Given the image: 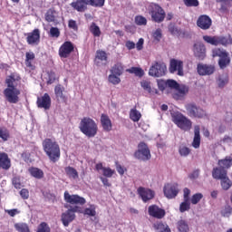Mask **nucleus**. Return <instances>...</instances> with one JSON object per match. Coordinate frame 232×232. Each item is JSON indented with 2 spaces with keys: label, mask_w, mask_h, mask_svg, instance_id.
<instances>
[{
  "label": "nucleus",
  "mask_w": 232,
  "mask_h": 232,
  "mask_svg": "<svg viewBox=\"0 0 232 232\" xmlns=\"http://www.w3.org/2000/svg\"><path fill=\"white\" fill-rule=\"evenodd\" d=\"M169 72L170 73L178 72V75L180 77L184 76V63L180 60H170Z\"/></svg>",
  "instance_id": "nucleus-15"
},
{
  "label": "nucleus",
  "mask_w": 232,
  "mask_h": 232,
  "mask_svg": "<svg viewBox=\"0 0 232 232\" xmlns=\"http://www.w3.org/2000/svg\"><path fill=\"white\" fill-rule=\"evenodd\" d=\"M186 6H198V0H185Z\"/></svg>",
  "instance_id": "nucleus-63"
},
{
  "label": "nucleus",
  "mask_w": 232,
  "mask_h": 232,
  "mask_svg": "<svg viewBox=\"0 0 232 232\" xmlns=\"http://www.w3.org/2000/svg\"><path fill=\"white\" fill-rule=\"evenodd\" d=\"M179 153L181 157H188V155H189V153H191V150H189V148H188L186 146H181L179 149Z\"/></svg>",
  "instance_id": "nucleus-52"
},
{
  "label": "nucleus",
  "mask_w": 232,
  "mask_h": 232,
  "mask_svg": "<svg viewBox=\"0 0 232 232\" xmlns=\"http://www.w3.org/2000/svg\"><path fill=\"white\" fill-rule=\"evenodd\" d=\"M126 72L129 73H134L137 77H142V75H144V71L139 67H131L130 69H127Z\"/></svg>",
  "instance_id": "nucleus-43"
},
{
  "label": "nucleus",
  "mask_w": 232,
  "mask_h": 232,
  "mask_svg": "<svg viewBox=\"0 0 232 232\" xmlns=\"http://www.w3.org/2000/svg\"><path fill=\"white\" fill-rule=\"evenodd\" d=\"M178 229L179 232H188L189 231V227L185 220H179L178 222Z\"/></svg>",
  "instance_id": "nucleus-44"
},
{
  "label": "nucleus",
  "mask_w": 232,
  "mask_h": 232,
  "mask_svg": "<svg viewBox=\"0 0 232 232\" xmlns=\"http://www.w3.org/2000/svg\"><path fill=\"white\" fill-rule=\"evenodd\" d=\"M26 35V42L31 46H37L41 43V31L34 29L33 32L28 33Z\"/></svg>",
  "instance_id": "nucleus-14"
},
{
  "label": "nucleus",
  "mask_w": 232,
  "mask_h": 232,
  "mask_svg": "<svg viewBox=\"0 0 232 232\" xmlns=\"http://www.w3.org/2000/svg\"><path fill=\"white\" fill-rule=\"evenodd\" d=\"M137 191L143 202H148V200H151L155 197V192L150 188L140 187Z\"/></svg>",
  "instance_id": "nucleus-23"
},
{
  "label": "nucleus",
  "mask_w": 232,
  "mask_h": 232,
  "mask_svg": "<svg viewBox=\"0 0 232 232\" xmlns=\"http://www.w3.org/2000/svg\"><path fill=\"white\" fill-rule=\"evenodd\" d=\"M203 40L208 44H212L214 46H218V44H222V46H227V44H232V38L230 36H203Z\"/></svg>",
  "instance_id": "nucleus-6"
},
{
  "label": "nucleus",
  "mask_w": 232,
  "mask_h": 232,
  "mask_svg": "<svg viewBox=\"0 0 232 232\" xmlns=\"http://www.w3.org/2000/svg\"><path fill=\"white\" fill-rule=\"evenodd\" d=\"M203 198H204V195H202V193H196L192 196L190 202L195 206L198 204Z\"/></svg>",
  "instance_id": "nucleus-47"
},
{
  "label": "nucleus",
  "mask_w": 232,
  "mask_h": 232,
  "mask_svg": "<svg viewBox=\"0 0 232 232\" xmlns=\"http://www.w3.org/2000/svg\"><path fill=\"white\" fill-rule=\"evenodd\" d=\"M229 82V76L227 74H221L217 79V84L218 88H225Z\"/></svg>",
  "instance_id": "nucleus-34"
},
{
  "label": "nucleus",
  "mask_w": 232,
  "mask_h": 232,
  "mask_svg": "<svg viewBox=\"0 0 232 232\" xmlns=\"http://www.w3.org/2000/svg\"><path fill=\"white\" fill-rule=\"evenodd\" d=\"M97 207L95 205H89L84 210L83 215H87L88 217H95L97 215Z\"/></svg>",
  "instance_id": "nucleus-38"
},
{
  "label": "nucleus",
  "mask_w": 232,
  "mask_h": 232,
  "mask_svg": "<svg viewBox=\"0 0 232 232\" xmlns=\"http://www.w3.org/2000/svg\"><path fill=\"white\" fill-rule=\"evenodd\" d=\"M65 173L68 175L69 179H79L77 169H73L72 167H66Z\"/></svg>",
  "instance_id": "nucleus-39"
},
{
  "label": "nucleus",
  "mask_w": 232,
  "mask_h": 232,
  "mask_svg": "<svg viewBox=\"0 0 232 232\" xmlns=\"http://www.w3.org/2000/svg\"><path fill=\"white\" fill-rule=\"evenodd\" d=\"M37 232H50V227L45 222L39 225Z\"/></svg>",
  "instance_id": "nucleus-58"
},
{
  "label": "nucleus",
  "mask_w": 232,
  "mask_h": 232,
  "mask_svg": "<svg viewBox=\"0 0 232 232\" xmlns=\"http://www.w3.org/2000/svg\"><path fill=\"white\" fill-rule=\"evenodd\" d=\"M221 186H222V188L225 190L229 189V188H231L232 186L231 179H229L227 176L221 179Z\"/></svg>",
  "instance_id": "nucleus-46"
},
{
  "label": "nucleus",
  "mask_w": 232,
  "mask_h": 232,
  "mask_svg": "<svg viewBox=\"0 0 232 232\" xmlns=\"http://www.w3.org/2000/svg\"><path fill=\"white\" fill-rule=\"evenodd\" d=\"M29 173L32 177H34V179H41L44 177V172L43 171V169H38V168L29 169Z\"/></svg>",
  "instance_id": "nucleus-35"
},
{
  "label": "nucleus",
  "mask_w": 232,
  "mask_h": 232,
  "mask_svg": "<svg viewBox=\"0 0 232 232\" xmlns=\"http://www.w3.org/2000/svg\"><path fill=\"white\" fill-rule=\"evenodd\" d=\"M0 168L2 169H10V159L8 154L5 152H0Z\"/></svg>",
  "instance_id": "nucleus-29"
},
{
  "label": "nucleus",
  "mask_w": 232,
  "mask_h": 232,
  "mask_svg": "<svg viewBox=\"0 0 232 232\" xmlns=\"http://www.w3.org/2000/svg\"><path fill=\"white\" fill-rule=\"evenodd\" d=\"M163 193L167 198H175L179 195V184L168 183L164 186Z\"/></svg>",
  "instance_id": "nucleus-11"
},
{
  "label": "nucleus",
  "mask_w": 232,
  "mask_h": 232,
  "mask_svg": "<svg viewBox=\"0 0 232 232\" xmlns=\"http://www.w3.org/2000/svg\"><path fill=\"white\" fill-rule=\"evenodd\" d=\"M134 157L139 160H150V159H151V152L150 151L148 145L144 142H140L138 145V150L134 153Z\"/></svg>",
  "instance_id": "nucleus-7"
},
{
  "label": "nucleus",
  "mask_w": 232,
  "mask_h": 232,
  "mask_svg": "<svg viewBox=\"0 0 232 232\" xmlns=\"http://www.w3.org/2000/svg\"><path fill=\"white\" fill-rule=\"evenodd\" d=\"M101 124L104 131H111V120L106 114H102L101 116Z\"/></svg>",
  "instance_id": "nucleus-27"
},
{
  "label": "nucleus",
  "mask_w": 232,
  "mask_h": 232,
  "mask_svg": "<svg viewBox=\"0 0 232 232\" xmlns=\"http://www.w3.org/2000/svg\"><path fill=\"white\" fill-rule=\"evenodd\" d=\"M50 35L51 37L57 39L61 35V31H59V28L57 27H51Z\"/></svg>",
  "instance_id": "nucleus-57"
},
{
  "label": "nucleus",
  "mask_w": 232,
  "mask_h": 232,
  "mask_svg": "<svg viewBox=\"0 0 232 232\" xmlns=\"http://www.w3.org/2000/svg\"><path fill=\"white\" fill-rule=\"evenodd\" d=\"M187 115L191 119H204L208 113L202 107L196 105L195 103H187L185 105Z\"/></svg>",
  "instance_id": "nucleus-4"
},
{
  "label": "nucleus",
  "mask_w": 232,
  "mask_h": 232,
  "mask_svg": "<svg viewBox=\"0 0 232 232\" xmlns=\"http://www.w3.org/2000/svg\"><path fill=\"white\" fill-rule=\"evenodd\" d=\"M172 122L183 131H189L193 126V122L181 112H171Z\"/></svg>",
  "instance_id": "nucleus-3"
},
{
  "label": "nucleus",
  "mask_w": 232,
  "mask_h": 232,
  "mask_svg": "<svg viewBox=\"0 0 232 232\" xmlns=\"http://www.w3.org/2000/svg\"><path fill=\"white\" fill-rule=\"evenodd\" d=\"M48 77H49V80H48V84H53V82H55V79H57V75H55V72H48Z\"/></svg>",
  "instance_id": "nucleus-61"
},
{
  "label": "nucleus",
  "mask_w": 232,
  "mask_h": 232,
  "mask_svg": "<svg viewBox=\"0 0 232 232\" xmlns=\"http://www.w3.org/2000/svg\"><path fill=\"white\" fill-rule=\"evenodd\" d=\"M212 177L213 179H216L217 180H221L222 179L227 177V170L226 169L222 168H215L212 171Z\"/></svg>",
  "instance_id": "nucleus-28"
},
{
  "label": "nucleus",
  "mask_w": 232,
  "mask_h": 232,
  "mask_svg": "<svg viewBox=\"0 0 232 232\" xmlns=\"http://www.w3.org/2000/svg\"><path fill=\"white\" fill-rule=\"evenodd\" d=\"M189 92V89L186 85H180L178 89H175L172 92V97L176 101H182L186 94Z\"/></svg>",
  "instance_id": "nucleus-25"
},
{
  "label": "nucleus",
  "mask_w": 232,
  "mask_h": 232,
  "mask_svg": "<svg viewBox=\"0 0 232 232\" xmlns=\"http://www.w3.org/2000/svg\"><path fill=\"white\" fill-rule=\"evenodd\" d=\"M7 88L5 90H17L18 84H21V76L17 73H12L5 79Z\"/></svg>",
  "instance_id": "nucleus-13"
},
{
  "label": "nucleus",
  "mask_w": 232,
  "mask_h": 232,
  "mask_svg": "<svg viewBox=\"0 0 232 232\" xmlns=\"http://www.w3.org/2000/svg\"><path fill=\"white\" fill-rule=\"evenodd\" d=\"M4 95L7 102H10V104H17V102H19V96L21 95V90L5 89Z\"/></svg>",
  "instance_id": "nucleus-10"
},
{
  "label": "nucleus",
  "mask_w": 232,
  "mask_h": 232,
  "mask_svg": "<svg viewBox=\"0 0 232 232\" xmlns=\"http://www.w3.org/2000/svg\"><path fill=\"white\" fill-rule=\"evenodd\" d=\"M197 24L201 30H209V28H211L212 21L207 14H202L198 17Z\"/></svg>",
  "instance_id": "nucleus-22"
},
{
  "label": "nucleus",
  "mask_w": 232,
  "mask_h": 232,
  "mask_svg": "<svg viewBox=\"0 0 232 232\" xmlns=\"http://www.w3.org/2000/svg\"><path fill=\"white\" fill-rule=\"evenodd\" d=\"M198 73L199 75H213L215 73V67L211 64H198Z\"/></svg>",
  "instance_id": "nucleus-24"
},
{
  "label": "nucleus",
  "mask_w": 232,
  "mask_h": 232,
  "mask_svg": "<svg viewBox=\"0 0 232 232\" xmlns=\"http://www.w3.org/2000/svg\"><path fill=\"white\" fill-rule=\"evenodd\" d=\"M45 20L48 23H53V21H55V12L53 9H49L47 11Z\"/></svg>",
  "instance_id": "nucleus-49"
},
{
  "label": "nucleus",
  "mask_w": 232,
  "mask_h": 232,
  "mask_svg": "<svg viewBox=\"0 0 232 232\" xmlns=\"http://www.w3.org/2000/svg\"><path fill=\"white\" fill-rule=\"evenodd\" d=\"M152 37L154 41H158V42L160 41V39H162V30L159 28L153 31Z\"/></svg>",
  "instance_id": "nucleus-55"
},
{
  "label": "nucleus",
  "mask_w": 232,
  "mask_h": 232,
  "mask_svg": "<svg viewBox=\"0 0 232 232\" xmlns=\"http://www.w3.org/2000/svg\"><path fill=\"white\" fill-rule=\"evenodd\" d=\"M141 88L148 92L149 93H151V83L146 80L142 81L140 82Z\"/></svg>",
  "instance_id": "nucleus-56"
},
{
  "label": "nucleus",
  "mask_w": 232,
  "mask_h": 232,
  "mask_svg": "<svg viewBox=\"0 0 232 232\" xmlns=\"http://www.w3.org/2000/svg\"><path fill=\"white\" fill-rule=\"evenodd\" d=\"M35 59V53L34 52H27L25 53V65L27 68L34 70V65L32 64V61Z\"/></svg>",
  "instance_id": "nucleus-36"
},
{
  "label": "nucleus",
  "mask_w": 232,
  "mask_h": 232,
  "mask_svg": "<svg viewBox=\"0 0 232 232\" xmlns=\"http://www.w3.org/2000/svg\"><path fill=\"white\" fill-rule=\"evenodd\" d=\"M72 8L76 10L77 12H86L88 6L85 5L83 0H77L75 2L71 3Z\"/></svg>",
  "instance_id": "nucleus-31"
},
{
  "label": "nucleus",
  "mask_w": 232,
  "mask_h": 232,
  "mask_svg": "<svg viewBox=\"0 0 232 232\" xmlns=\"http://www.w3.org/2000/svg\"><path fill=\"white\" fill-rule=\"evenodd\" d=\"M94 63L96 66H106L108 64V54L102 50L96 52Z\"/></svg>",
  "instance_id": "nucleus-21"
},
{
  "label": "nucleus",
  "mask_w": 232,
  "mask_h": 232,
  "mask_svg": "<svg viewBox=\"0 0 232 232\" xmlns=\"http://www.w3.org/2000/svg\"><path fill=\"white\" fill-rule=\"evenodd\" d=\"M192 147L195 148V150H198L200 148V126L196 125L194 127V138L192 141Z\"/></svg>",
  "instance_id": "nucleus-26"
},
{
  "label": "nucleus",
  "mask_w": 232,
  "mask_h": 232,
  "mask_svg": "<svg viewBox=\"0 0 232 232\" xmlns=\"http://www.w3.org/2000/svg\"><path fill=\"white\" fill-rule=\"evenodd\" d=\"M108 81L111 84L117 86V84H121V76L111 72L108 76Z\"/></svg>",
  "instance_id": "nucleus-40"
},
{
  "label": "nucleus",
  "mask_w": 232,
  "mask_h": 232,
  "mask_svg": "<svg viewBox=\"0 0 232 232\" xmlns=\"http://www.w3.org/2000/svg\"><path fill=\"white\" fill-rule=\"evenodd\" d=\"M193 53L195 57L198 59L199 61H204L206 59V46L204 44L200 42H197L193 45Z\"/></svg>",
  "instance_id": "nucleus-17"
},
{
  "label": "nucleus",
  "mask_w": 232,
  "mask_h": 232,
  "mask_svg": "<svg viewBox=\"0 0 232 232\" xmlns=\"http://www.w3.org/2000/svg\"><path fill=\"white\" fill-rule=\"evenodd\" d=\"M232 213V208L231 206L226 205L222 209H221V215L222 217H225L228 218V217H231Z\"/></svg>",
  "instance_id": "nucleus-48"
},
{
  "label": "nucleus",
  "mask_w": 232,
  "mask_h": 232,
  "mask_svg": "<svg viewBox=\"0 0 232 232\" xmlns=\"http://www.w3.org/2000/svg\"><path fill=\"white\" fill-rule=\"evenodd\" d=\"M44 151L53 162H57L61 157V148L55 140L45 139L43 141Z\"/></svg>",
  "instance_id": "nucleus-1"
},
{
  "label": "nucleus",
  "mask_w": 232,
  "mask_h": 232,
  "mask_svg": "<svg viewBox=\"0 0 232 232\" xmlns=\"http://www.w3.org/2000/svg\"><path fill=\"white\" fill-rule=\"evenodd\" d=\"M64 200L68 204L83 206L86 204V199L79 195H71L69 191L64 192Z\"/></svg>",
  "instance_id": "nucleus-12"
},
{
  "label": "nucleus",
  "mask_w": 232,
  "mask_h": 232,
  "mask_svg": "<svg viewBox=\"0 0 232 232\" xmlns=\"http://www.w3.org/2000/svg\"><path fill=\"white\" fill-rule=\"evenodd\" d=\"M73 52V44L72 42H64L60 49H59V55L63 59H66L70 57V53Z\"/></svg>",
  "instance_id": "nucleus-18"
},
{
  "label": "nucleus",
  "mask_w": 232,
  "mask_h": 232,
  "mask_svg": "<svg viewBox=\"0 0 232 232\" xmlns=\"http://www.w3.org/2000/svg\"><path fill=\"white\" fill-rule=\"evenodd\" d=\"M5 213H7L9 217H15V215H19L21 211H19V209L17 208H13V209L5 210Z\"/></svg>",
  "instance_id": "nucleus-62"
},
{
  "label": "nucleus",
  "mask_w": 232,
  "mask_h": 232,
  "mask_svg": "<svg viewBox=\"0 0 232 232\" xmlns=\"http://www.w3.org/2000/svg\"><path fill=\"white\" fill-rule=\"evenodd\" d=\"M36 104L38 108L49 110L52 107V98L49 93H44L42 97H38Z\"/></svg>",
  "instance_id": "nucleus-20"
},
{
  "label": "nucleus",
  "mask_w": 232,
  "mask_h": 232,
  "mask_svg": "<svg viewBox=\"0 0 232 232\" xmlns=\"http://www.w3.org/2000/svg\"><path fill=\"white\" fill-rule=\"evenodd\" d=\"M140 117H142V114H140V111H137V109L130 110V119L133 121V122H139L140 121Z\"/></svg>",
  "instance_id": "nucleus-37"
},
{
  "label": "nucleus",
  "mask_w": 232,
  "mask_h": 232,
  "mask_svg": "<svg viewBox=\"0 0 232 232\" xmlns=\"http://www.w3.org/2000/svg\"><path fill=\"white\" fill-rule=\"evenodd\" d=\"M167 88H170V90L175 91V90L180 88V85H179V83L174 80H168L167 81Z\"/></svg>",
  "instance_id": "nucleus-53"
},
{
  "label": "nucleus",
  "mask_w": 232,
  "mask_h": 232,
  "mask_svg": "<svg viewBox=\"0 0 232 232\" xmlns=\"http://www.w3.org/2000/svg\"><path fill=\"white\" fill-rule=\"evenodd\" d=\"M154 228L160 230V232H171L169 227L162 222L155 223Z\"/></svg>",
  "instance_id": "nucleus-41"
},
{
  "label": "nucleus",
  "mask_w": 232,
  "mask_h": 232,
  "mask_svg": "<svg viewBox=\"0 0 232 232\" xmlns=\"http://www.w3.org/2000/svg\"><path fill=\"white\" fill-rule=\"evenodd\" d=\"M105 2L106 0H92V6H94L95 8H101L104 6Z\"/></svg>",
  "instance_id": "nucleus-60"
},
{
  "label": "nucleus",
  "mask_w": 232,
  "mask_h": 232,
  "mask_svg": "<svg viewBox=\"0 0 232 232\" xmlns=\"http://www.w3.org/2000/svg\"><path fill=\"white\" fill-rule=\"evenodd\" d=\"M90 32L94 35V37H101V28H99L96 23H92L91 24Z\"/></svg>",
  "instance_id": "nucleus-42"
},
{
  "label": "nucleus",
  "mask_w": 232,
  "mask_h": 232,
  "mask_svg": "<svg viewBox=\"0 0 232 232\" xmlns=\"http://www.w3.org/2000/svg\"><path fill=\"white\" fill-rule=\"evenodd\" d=\"M135 23L136 24H139V26L146 25L148 23V20H146V17L138 15L135 17Z\"/></svg>",
  "instance_id": "nucleus-54"
},
{
  "label": "nucleus",
  "mask_w": 232,
  "mask_h": 232,
  "mask_svg": "<svg viewBox=\"0 0 232 232\" xmlns=\"http://www.w3.org/2000/svg\"><path fill=\"white\" fill-rule=\"evenodd\" d=\"M150 6V14L152 17V21H155V23H162V21H164V18L166 17V14L164 13L162 7H160L157 4H152Z\"/></svg>",
  "instance_id": "nucleus-9"
},
{
  "label": "nucleus",
  "mask_w": 232,
  "mask_h": 232,
  "mask_svg": "<svg viewBox=\"0 0 232 232\" xmlns=\"http://www.w3.org/2000/svg\"><path fill=\"white\" fill-rule=\"evenodd\" d=\"M0 139L2 140L6 141L8 139H10V132L6 128L0 127Z\"/></svg>",
  "instance_id": "nucleus-45"
},
{
  "label": "nucleus",
  "mask_w": 232,
  "mask_h": 232,
  "mask_svg": "<svg viewBox=\"0 0 232 232\" xmlns=\"http://www.w3.org/2000/svg\"><path fill=\"white\" fill-rule=\"evenodd\" d=\"M212 56L213 57H219L218 60V65L221 70H224V68L229 66V63H231V58H229V53L226 52L224 49H218L216 48L212 51Z\"/></svg>",
  "instance_id": "nucleus-5"
},
{
  "label": "nucleus",
  "mask_w": 232,
  "mask_h": 232,
  "mask_svg": "<svg viewBox=\"0 0 232 232\" xmlns=\"http://www.w3.org/2000/svg\"><path fill=\"white\" fill-rule=\"evenodd\" d=\"M166 64L160 62H155L149 70L150 77H162L166 75Z\"/></svg>",
  "instance_id": "nucleus-8"
},
{
  "label": "nucleus",
  "mask_w": 232,
  "mask_h": 232,
  "mask_svg": "<svg viewBox=\"0 0 232 232\" xmlns=\"http://www.w3.org/2000/svg\"><path fill=\"white\" fill-rule=\"evenodd\" d=\"M80 131H82V133H83V135L86 137L92 138L97 135L99 127L93 119L83 118L80 122Z\"/></svg>",
  "instance_id": "nucleus-2"
},
{
  "label": "nucleus",
  "mask_w": 232,
  "mask_h": 232,
  "mask_svg": "<svg viewBox=\"0 0 232 232\" xmlns=\"http://www.w3.org/2000/svg\"><path fill=\"white\" fill-rule=\"evenodd\" d=\"M158 87L161 92H164L168 88V82L164 80H158Z\"/></svg>",
  "instance_id": "nucleus-59"
},
{
  "label": "nucleus",
  "mask_w": 232,
  "mask_h": 232,
  "mask_svg": "<svg viewBox=\"0 0 232 232\" xmlns=\"http://www.w3.org/2000/svg\"><path fill=\"white\" fill-rule=\"evenodd\" d=\"M219 168H222L223 169H229L232 166V158L231 156H227L223 160H219L218 162Z\"/></svg>",
  "instance_id": "nucleus-32"
},
{
  "label": "nucleus",
  "mask_w": 232,
  "mask_h": 232,
  "mask_svg": "<svg viewBox=\"0 0 232 232\" xmlns=\"http://www.w3.org/2000/svg\"><path fill=\"white\" fill-rule=\"evenodd\" d=\"M76 211H79V207H74L62 214V221L65 227H68L70 222L74 220Z\"/></svg>",
  "instance_id": "nucleus-16"
},
{
  "label": "nucleus",
  "mask_w": 232,
  "mask_h": 232,
  "mask_svg": "<svg viewBox=\"0 0 232 232\" xmlns=\"http://www.w3.org/2000/svg\"><path fill=\"white\" fill-rule=\"evenodd\" d=\"M189 208H190L189 199L188 200L184 199V201L179 206V211L180 213L189 211Z\"/></svg>",
  "instance_id": "nucleus-51"
},
{
  "label": "nucleus",
  "mask_w": 232,
  "mask_h": 232,
  "mask_svg": "<svg viewBox=\"0 0 232 232\" xmlns=\"http://www.w3.org/2000/svg\"><path fill=\"white\" fill-rule=\"evenodd\" d=\"M149 211V215L150 217H153L154 218H164V217H166V210L160 208L159 206L157 205H151L148 208Z\"/></svg>",
  "instance_id": "nucleus-19"
},
{
  "label": "nucleus",
  "mask_w": 232,
  "mask_h": 232,
  "mask_svg": "<svg viewBox=\"0 0 232 232\" xmlns=\"http://www.w3.org/2000/svg\"><path fill=\"white\" fill-rule=\"evenodd\" d=\"M102 175H103V177H106L107 179H111L113 177V175H115V169H111L109 167H105L103 169Z\"/></svg>",
  "instance_id": "nucleus-50"
},
{
  "label": "nucleus",
  "mask_w": 232,
  "mask_h": 232,
  "mask_svg": "<svg viewBox=\"0 0 232 232\" xmlns=\"http://www.w3.org/2000/svg\"><path fill=\"white\" fill-rule=\"evenodd\" d=\"M64 92V87L59 85H56L54 88V93L56 95V99H58V101H62V102H66V96H64V93H63Z\"/></svg>",
  "instance_id": "nucleus-33"
},
{
  "label": "nucleus",
  "mask_w": 232,
  "mask_h": 232,
  "mask_svg": "<svg viewBox=\"0 0 232 232\" xmlns=\"http://www.w3.org/2000/svg\"><path fill=\"white\" fill-rule=\"evenodd\" d=\"M144 48V39L140 38L139 41L136 44V49L140 52Z\"/></svg>",
  "instance_id": "nucleus-64"
},
{
  "label": "nucleus",
  "mask_w": 232,
  "mask_h": 232,
  "mask_svg": "<svg viewBox=\"0 0 232 232\" xmlns=\"http://www.w3.org/2000/svg\"><path fill=\"white\" fill-rule=\"evenodd\" d=\"M110 73H112L114 75H122L124 73V65L121 63H117L114 65L111 66L110 70Z\"/></svg>",
  "instance_id": "nucleus-30"
}]
</instances>
